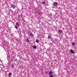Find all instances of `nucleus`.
<instances>
[{
	"label": "nucleus",
	"mask_w": 77,
	"mask_h": 77,
	"mask_svg": "<svg viewBox=\"0 0 77 77\" xmlns=\"http://www.w3.org/2000/svg\"><path fill=\"white\" fill-rule=\"evenodd\" d=\"M49 76L50 77H53V75H51V74H53V72H50L49 73Z\"/></svg>",
	"instance_id": "f257e3e1"
},
{
	"label": "nucleus",
	"mask_w": 77,
	"mask_h": 77,
	"mask_svg": "<svg viewBox=\"0 0 77 77\" xmlns=\"http://www.w3.org/2000/svg\"><path fill=\"white\" fill-rule=\"evenodd\" d=\"M57 3L56 2H54V5L55 6H57Z\"/></svg>",
	"instance_id": "f03ea898"
},
{
	"label": "nucleus",
	"mask_w": 77,
	"mask_h": 77,
	"mask_svg": "<svg viewBox=\"0 0 77 77\" xmlns=\"http://www.w3.org/2000/svg\"><path fill=\"white\" fill-rule=\"evenodd\" d=\"M11 8H13V9H14L15 8V5H12L11 6Z\"/></svg>",
	"instance_id": "7ed1b4c3"
},
{
	"label": "nucleus",
	"mask_w": 77,
	"mask_h": 77,
	"mask_svg": "<svg viewBox=\"0 0 77 77\" xmlns=\"http://www.w3.org/2000/svg\"><path fill=\"white\" fill-rule=\"evenodd\" d=\"M58 32L60 33H62V30H60L58 31Z\"/></svg>",
	"instance_id": "20e7f679"
},
{
	"label": "nucleus",
	"mask_w": 77,
	"mask_h": 77,
	"mask_svg": "<svg viewBox=\"0 0 77 77\" xmlns=\"http://www.w3.org/2000/svg\"><path fill=\"white\" fill-rule=\"evenodd\" d=\"M70 52L71 53H72V54H74V51H73V50H72V49L70 50Z\"/></svg>",
	"instance_id": "39448f33"
},
{
	"label": "nucleus",
	"mask_w": 77,
	"mask_h": 77,
	"mask_svg": "<svg viewBox=\"0 0 77 77\" xmlns=\"http://www.w3.org/2000/svg\"><path fill=\"white\" fill-rule=\"evenodd\" d=\"M16 26H19V23L18 22H16Z\"/></svg>",
	"instance_id": "423d86ee"
},
{
	"label": "nucleus",
	"mask_w": 77,
	"mask_h": 77,
	"mask_svg": "<svg viewBox=\"0 0 77 77\" xmlns=\"http://www.w3.org/2000/svg\"><path fill=\"white\" fill-rule=\"evenodd\" d=\"M11 75H12V74H11V73H9L8 74L9 77H11Z\"/></svg>",
	"instance_id": "0eeeda50"
},
{
	"label": "nucleus",
	"mask_w": 77,
	"mask_h": 77,
	"mask_svg": "<svg viewBox=\"0 0 77 77\" xmlns=\"http://www.w3.org/2000/svg\"><path fill=\"white\" fill-rule=\"evenodd\" d=\"M14 27L16 29H18V26L17 25H15Z\"/></svg>",
	"instance_id": "6e6552de"
},
{
	"label": "nucleus",
	"mask_w": 77,
	"mask_h": 77,
	"mask_svg": "<svg viewBox=\"0 0 77 77\" xmlns=\"http://www.w3.org/2000/svg\"><path fill=\"white\" fill-rule=\"evenodd\" d=\"M30 36L31 37H32L33 36V34L32 33H31L30 34Z\"/></svg>",
	"instance_id": "1a4fd4ad"
},
{
	"label": "nucleus",
	"mask_w": 77,
	"mask_h": 77,
	"mask_svg": "<svg viewBox=\"0 0 77 77\" xmlns=\"http://www.w3.org/2000/svg\"><path fill=\"white\" fill-rule=\"evenodd\" d=\"M26 41L27 42H29V39H28V38H27L26 39Z\"/></svg>",
	"instance_id": "9d476101"
},
{
	"label": "nucleus",
	"mask_w": 77,
	"mask_h": 77,
	"mask_svg": "<svg viewBox=\"0 0 77 77\" xmlns=\"http://www.w3.org/2000/svg\"><path fill=\"white\" fill-rule=\"evenodd\" d=\"M36 42H37V43L39 42V40L38 39H37L35 41Z\"/></svg>",
	"instance_id": "9b49d317"
},
{
	"label": "nucleus",
	"mask_w": 77,
	"mask_h": 77,
	"mask_svg": "<svg viewBox=\"0 0 77 77\" xmlns=\"http://www.w3.org/2000/svg\"><path fill=\"white\" fill-rule=\"evenodd\" d=\"M72 45L73 46L75 45V43H72Z\"/></svg>",
	"instance_id": "f8f14e48"
},
{
	"label": "nucleus",
	"mask_w": 77,
	"mask_h": 77,
	"mask_svg": "<svg viewBox=\"0 0 77 77\" xmlns=\"http://www.w3.org/2000/svg\"><path fill=\"white\" fill-rule=\"evenodd\" d=\"M33 47L34 49H36V47L35 46H34Z\"/></svg>",
	"instance_id": "ddd939ff"
},
{
	"label": "nucleus",
	"mask_w": 77,
	"mask_h": 77,
	"mask_svg": "<svg viewBox=\"0 0 77 77\" xmlns=\"http://www.w3.org/2000/svg\"><path fill=\"white\" fill-rule=\"evenodd\" d=\"M45 74H48V72L47 71H45Z\"/></svg>",
	"instance_id": "4468645a"
},
{
	"label": "nucleus",
	"mask_w": 77,
	"mask_h": 77,
	"mask_svg": "<svg viewBox=\"0 0 77 77\" xmlns=\"http://www.w3.org/2000/svg\"><path fill=\"white\" fill-rule=\"evenodd\" d=\"M42 3H43V4H46V2H42Z\"/></svg>",
	"instance_id": "2eb2a0df"
},
{
	"label": "nucleus",
	"mask_w": 77,
	"mask_h": 77,
	"mask_svg": "<svg viewBox=\"0 0 77 77\" xmlns=\"http://www.w3.org/2000/svg\"><path fill=\"white\" fill-rule=\"evenodd\" d=\"M50 38H51L50 36H48V39H50Z\"/></svg>",
	"instance_id": "dca6fc26"
},
{
	"label": "nucleus",
	"mask_w": 77,
	"mask_h": 77,
	"mask_svg": "<svg viewBox=\"0 0 77 77\" xmlns=\"http://www.w3.org/2000/svg\"><path fill=\"white\" fill-rule=\"evenodd\" d=\"M38 14L39 15H41V13H39Z\"/></svg>",
	"instance_id": "f3484780"
},
{
	"label": "nucleus",
	"mask_w": 77,
	"mask_h": 77,
	"mask_svg": "<svg viewBox=\"0 0 77 77\" xmlns=\"http://www.w3.org/2000/svg\"><path fill=\"white\" fill-rule=\"evenodd\" d=\"M12 67H13V68H14V65H13L12 66Z\"/></svg>",
	"instance_id": "a211bd4d"
},
{
	"label": "nucleus",
	"mask_w": 77,
	"mask_h": 77,
	"mask_svg": "<svg viewBox=\"0 0 77 77\" xmlns=\"http://www.w3.org/2000/svg\"><path fill=\"white\" fill-rule=\"evenodd\" d=\"M1 60H0V61Z\"/></svg>",
	"instance_id": "6ab92c4d"
}]
</instances>
